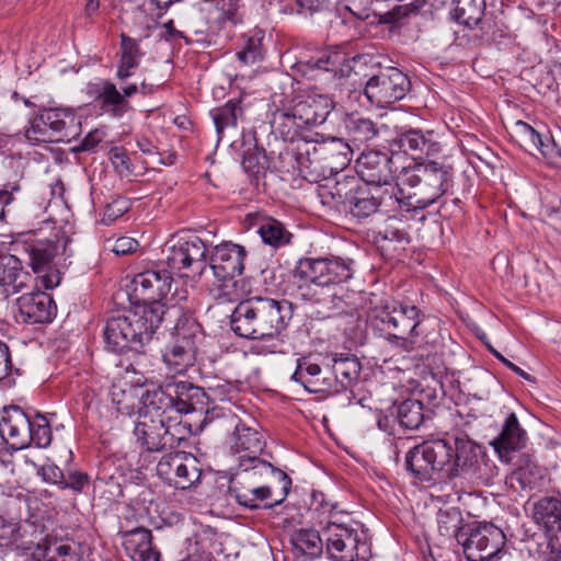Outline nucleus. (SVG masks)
Listing matches in <instances>:
<instances>
[{
    "label": "nucleus",
    "instance_id": "obj_46",
    "mask_svg": "<svg viewBox=\"0 0 561 561\" xmlns=\"http://www.w3.org/2000/svg\"><path fill=\"white\" fill-rule=\"evenodd\" d=\"M528 553L542 561H561V545L546 533H534L528 538Z\"/></svg>",
    "mask_w": 561,
    "mask_h": 561
},
{
    "label": "nucleus",
    "instance_id": "obj_61",
    "mask_svg": "<svg viewBox=\"0 0 561 561\" xmlns=\"http://www.w3.org/2000/svg\"><path fill=\"white\" fill-rule=\"evenodd\" d=\"M550 484L548 469L533 463L528 459V490L541 492Z\"/></svg>",
    "mask_w": 561,
    "mask_h": 561
},
{
    "label": "nucleus",
    "instance_id": "obj_57",
    "mask_svg": "<svg viewBox=\"0 0 561 561\" xmlns=\"http://www.w3.org/2000/svg\"><path fill=\"white\" fill-rule=\"evenodd\" d=\"M205 3L217 12V22H239L238 11L243 7V0H205Z\"/></svg>",
    "mask_w": 561,
    "mask_h": 561
},
{
    "label": "nucleus",
    "instance_id": "obj_56",
    "mask_svg": "<svg viewBox=\"0 0 561 561\" xmlns=\"http://www.w3.org/2000/svg\"><path fill=\"white\" fill-rule=\"evenodd\" d=\"M440 374V370L437 369L436 373H432V378L425 386H423L420 390V398L416 400H422L425 409H433L437 407L440 400L445 397V390L442 381L437 378Z\"/></svg>",
    "mask_w": 561,
    "mask_h": 561
},
{
    "label": "nucleus",
    "instance_id": "obj_43",
    "mask_svg": "<svg viewBox=\"0 0 561 561\" xmlns=\"http://www.w3.org/2000/svg\"><path fill=\"white\" fill-rule=\"evenodd\" d=\"M440 335L437 331H425L424 324H421V331L415 336V344H413L412 351L417 352V356L424 360L425 365L432 367V365H436V368L439 369L438 362H440V357L438 356V351L440 350Z\"/></svg>",
    "mask_w": 561,
    "mask_h": 561
},
{
    "label": "nucleus",
    "instance_id": "obj_45",
    "mask_svg": "<svg viewBox=\"0 0 561 561\" xmlns=\"http://www.w3.org/2000/svg\"><path fill=\"white\" fill-rule=\"evenodd\" d=\"M18 253L4 252L0 261V285L3 287H12L16 293L25 285V279L30 276L23 272V266Z\"/></svg>",
    "mask_w": 561,
    "mask_h": 561
},
{
    "label": "nucleus",
    "instance_id": "obj_3",
    "mask_svg": "<svg viewBox=\"0 0 561 561\" xmlns=\"http://www.w3.org/2000/svg\"><path fill=\"white\" fill-rule=\"evenodd\" d=\"M293 304L255 296L240 301L230 316V329L239 337L247 340H273L289 324L293 318Z\"/></svg>",
    "mask_w": 561,
    "mask_h": 561
},
{
    "label": "nucleus",
    "instance_id": "obj_26",
    "mask_svg": "<svg viewBox=\"0 0 561 561\" xmlns=\"http://www.w3.org/2000/svg\"><path fill=\"white\" fill-rule=\"evenodd\" d=\"M373 242L385 259L392 260L405 250L411 237L402 221L389 218L383 229L374 233Z\"/></svg>",
    "mask_w": 561,
    "mask_h": 561
},
{
    "label": "nucleus",
    "instance_id": "obj_52",
    "mask_svg": "<svg viewBox=\"0 0 561 561\" xmlns=\"http://www.w3.org/2000/svg\"><path fill=\"white\" fill-rule=\"evenodd\" d=\"M216 131L221 135L228 127H236L238 119L242 117L241 100H229L225 105L210 111Z\"/></svg>",
    "mask_w": 561,
    "mask_h": 561
},
{
    "label": "nucleus",
    "instance_id": "obj_33",
    "mask_svg": "<svg viewBox=\"0 0 561 561\" xmlns=\"http://www.w3.org/2000/svg\"><path fill=\"white\" fill-rule=\"evenodd\" d=\"M123 547L133 561H161L160 552L152 546L151 530L137 527L122 534Z\"/></svg>",
    "mask_w": 561,
    "mask_h": 561
},
{
    "label": "nucleus",
    "instance_id": "obj_21",
    "mask_svg": "<svg viewBox=\"0 0 561 561\" xmlns=\"http://www.w3.org/2000/svg\"><path fill=\"white\" fill-rule=\"evenodd\" d=\"M249 477L240 480V482H230L228 493L240 505L250 511L260 508H273L275 499L274 488L272 483H263V481H249Z\"/></svg>",
    "mask_w": 561,
    "mask_h": 561
},
{
    "label": "nucleus",
    "instance_id": "obj_54",
    "mask_svg": "<svg viewBox=\"0 0 561 561\" xmlns=\"http://www.w3.org/2000/svg\"><path fill=\"white\" fill-rule=\"evenodd\" d=\"M30 446L37 448H47L51 444L53 433L50 424L44 414L36 413L31 416L30 424Z\"/></svg>",
    "mask_w": 561,
    "mask_h": 561
},
{
    "label": "nucleus",
    "instance_id": "obj_50",
    "mask_svg": "<svg viewBox=\"0 0 561 561\" xmlns=\"http://www.w3.org/2000/svg\"><path fill=\"white\" fill-rule=\"evenodd\" d=\"M173 481V486L187 490L201 482L202 469L199 461L192 454L185 453Z\"/></svg>",
    "mask_w": 561,
    "mask_h": 561
},
{
    "label": "nucleus",
    "instance_id": "obj_11",
    "mask_svg": "<svg viewBox=\"0 0 561 561\" xmlns=\"http://www.w3.org/2000/svg\"><path fill=\"white\" fill-rule=\"evenodd\" d=\"M69 238L62 232L54 238H42L35 231L20 233L12 242L22 266L27 265L34 273L47 272L60 249H66Z\"/></svg>",
    "mask_w": 561,
    "mask_h": 561
},
{
    "label": "nucleus",
    "instance_id": "obj_31",
    "mask_svg": "<svg viewBox=\"0 0 561 561\" xmlns=\"http://www.w3.org/2000/svg\"><path fill=\"white\" fill-rule=\"evenodd\" d=\"M320 137L313 134L302 135L296 147V161L302 176L309 182L321 178Z\"/></svg>",
    "mask_w": 561,
    "mask_h": 561
},
{
    "label": "nucleus",
    "instance_id": "obj_40",
    "mask_svg": "<svg viewBox=\"0 0 561 561\" xmlns=\"http://www.w3.org/2000/svg\"><path fill=\"white\" fill-rule=\"evenodd\" d=\"M242 167L256 181L270 169V159L265 149L259 146L254 136H244L242 140Z\"/></svg>",
    "mask_w": 561,
    "mask_h": 561
},
{
    "label": "nucleus",
    "instance_id": "obj_51",
    "mask_svg": "<svg viewBox=\"0 0 561 561\" xmlns=\"http://www.w3.org/2000/svg\"><path fill=\"white\" fill-rule=\"evenodd\" d=\"M346 61V55L341 51H320L312 55L311 62L314 66V78L320 71L340 73L341 77L345 76V71L351 70V67L345 65Z\"/></svg>",
    "mask_w": 561,
    "mask_h": 561
},
{
    "label": "nucleus",
    "instance_id": "obj_59",
    "mask_svg": "<svg viewBox=\"0 0 561 561\" xmlns=\"http://www.w3.org/2000/svg\"><path fill=\"white\" fill-rule=\"evenodd\" d=\"M185 453L176 451L164 455L157 465L158 476L164 480L169 485L173 484L174 476L182 465L181 461Z\"/></svg>",
    "mask_w": 561,
    "mask_h": 561
},
{
    "label": "nucleus",
    "instance_id": "obj_38",
    "mask_svg": "<svg viewBox=\"0 0 561 561\" xmlns=\"http://www.w3.org/2000/svg\"><path fill=\"white\" fill-rule=\"evenodd\" d=\"M391 410V416L407 430H417L432 419L431 409H425L423 401L416 398H409L394 404Z\"/></svg>",
    "mask_w": 561,
    "mask_h": 561
},
{
    "label": "nucleus",
    "instance_id": "obj_19",
    "mask_svg": "<svg viewBox=\"0 0 561 561\" xmlns=\"http://www.w3.org/2000/svg\"><path fill=\"white\" fill-rule=\"evenodd\" d=\"M245 256L244 247L226 241L213 248L208 264L214 276L224 283V287H228L230 282L234 286L237 284L234 277L241 275L244 270Z\"/></svg>",
    "mask_w": 561,
    "mask_h": 561
},
{
    "label": "nucleus",
    "instance_id": "obj_41",
    "mask_svg": "<svg viewBox=\"0 0 561 561\" xmlns=\"http://www.w3.org/2000/svg\"><path fill=\"white\" fill-rule=\"evenodd\" d=\"M533 519L538 526H543L539 533L552 534L561 531V503L558 499L550 496L539 500L534 505Z\"/></svg>",
    "mask_w": 561,
    "mask_h": 561
},
{
    "label": "nucleus",
    "instance_id": "obj_39",
    "mask_svg": "<svg viewBox=\"0 0 561 561\" xmlns=\"http://www.w3.org/2000/svg\"><path fill=\"white\" fill-rule=\"evenodd\" d=\"M289 542L295 557H302L305 560H314L323 553L325 542L323 534L312 528L296 529L290 534Z\"/></svg>",
    "mask_w": 561,
    "mask_h": 561
},
{
    "label": "nucleus",
    "instance_id": "obj_34",
    "mask_svg": "<svg viewBox=\"0 0 561 561\" xmlns=\"http://www.w3.org/2000/svg\"><path fill=\"white\" fill-rule=\"evenodd\" d=\"M172 391L173 388L171 387L170 379L163 381L156 389L146 390L141 397L145 409L144 414L164 420L168 417H176L179 420Z\"/></svg>",
    "mask_w": 561,
    "mask_h": 561
},
{
    "label": "nucleus",
    "instance_id": "obj_7",
    "mask_svg": "<svg viewBox=\"0 0 561 561\" xmlns=\"http://www.w3.org/2000/svg\"><path fill=\"white\" fill-rule=\"evenodd\" d=\"M165 329L170 332L172 341L162 353L163 363L169 373L183 375L196 360V340L202 327L190 310L180 306V317L171 319Z\"/></svg>",
    "mask_w": 561,
    "mask_h": 561
},
{
    "label": "nucleus",
    "instance_id": "obj_47",
    "mask_svg": "<svg viewBox=\"0 0 561 561\" xmlns=\"http://www.w3.org/2000/svg\"><path fill=\"white\" fill-rule=\"evenodd\" d=\"M451 19L467 28L477 24L485 12V0H453Z\"/></svg>",
    "mask_w": 561,
    "mask_h": 561
},
{
    "label": "nucleus",
    "instance_id": "obj_2",
    "mask_svg": "<svg viewBox=\"0 0 561 561\" xmlns=\"http://www.w3.org/2000/svg\"><path fill=\"white\" fill-rule=\"evenodd\" d=\"M180 317V305H156V309L144 308L135 305L122 314L107 319L103 330L105 346L114 353L135 351L144 354V347L148 345L157 329L163 323H171V319Z\"/></svg>",
    "mask_w": 561,
    "mask_h": 561
},
{
    "label": "nucleus",
    "instance_id": "obj_15",
    "mask_svg": "<svg viewBox=\"0 0 561 561\" xmlns=\"http://www.w3.org/2000/svg\"><path fill=\"white\" fill-rule=\"evenodd\" d=\"M504 531L492 523L467 525L460 545L468 561H489L504 547Z\"/></svg>",
    "mask_w": 561,
    "mask_h": 561
},
{
    "label": "nucleus",
    "instance_id": "obj_28",
    "mask_svg": "<svg viewBox=\"0 0 561 561\" xmlns=\"http://www.w3.org/2000/svg\"><path fill=\"white\" fill-rule=\"evenodd\" d=\"M291 380L300 383L310 393H333L335 385L332 377L324 375L321 365L311 356L297 359Z\"/></svg>",
    "mask_w": 561,
    "mask_h": 561
},
{
    "label": "nucleus",
    "instance_id": "obj_42",
    "mask_svg": "<svg viewBox=\"0 0 561 561\" xmlns=\"http://www.w3.org/2000/svg\"><path fill=\"white\" fill-rule=\"evenodd\" d=\"M263 435L254 427L239 421L233 431V448L237 453L247 451L248 456H259L265 448Z\"/></svg>",
    "mask_w": 561,
    "mask_h": 561
},
{
    "label": "nucleus",
    "instance_id": "obj_24",
    "mask_svg": "<svg viewBox=\"0 0 561 561\" xmlns=\"http://www.w3.org/2000/svg\"><path fill=\"white\" fill-rule=\"evenodd\" d=\"M325 359V366L330 368L329 373L333 376L332 380L335 381L333 393L343 391L351 402L354 393L348 389L357 382L362 370L358 358L350 353H335Z\"/></svg>",
    "mask_w": 561,
    "mask_h": 561
},
{
    "label": "nucleus",
    "instance_id": "obj_48",
    "mask_svg": "<svg viewBox=\"0 0 561 561\" xmlns=\"http://www.w3.org/2000/svg\"><path fill=\"white\" fill-rule=\"evenodd\" d=\"M436 520L440 536L448 539L455 538L458 543L461 542L462 537L466 535L467 526H461L463 519L458 508L439 510Z\"/></svg>",
    "mask_w": 561,
    "mask_h": 561
},
{
    "label": "nucleus",
    "instance_id": "obj_30",
    "mask_svg": "<svg viewBox=\"0 0 561 561\" xmlns=\"http://www.w3.org/2000/svg\"><path fill=\"white\" fill-rule=\"evenodd\" d=\"M173 388V400L175 412L181 415L196 411H205L208 403V396L203 388L187 380L170 379Z\"/></svg>",
    "mask_w": 561,
    "mask_h": 561
},
{
    "label": "nucleus",
    "instance_id": "obj_8",
    "mask_svg": "<svg viewBox=\"0 0 561 561\" xmlns=\"http://www.w3.org/2000/svg\"><path fill=\"white\" fill-rule=\"evenodd\" d=\"M354 274V260L333 254L301 257L294 270V276L305 282L302 286H312L327 291L348 282Z\"/></svg>",
    "mask_w": 561,
    "mask_h": 561
},
{
    "label": "nucleus",
    "instance_id": "obj_1",
    "mask_svg": "<svg viewBox=\"0 0 561 561\" xmlns=\"http://www.w3.org/2000/svg\"><path fill=\"white\" fill-rule=\"evenodd\" d=\"M481 458V447L468 436L425 440L410 448L404 469L416 483L451 482L474 474Z\"/></svg>",
    "mask_w": 561,
    "mask_h": 561
},
{
    "label": "nucleus",
    "instance_id": "obj_58",
    "mask_svg": "<svg viewBox=\"0 0 561 561\" xmlns=\"http://www.w3.org/2000/svg\"><path fill=\"white\" fill-rule=\"evenodd\" d=\"M25 138L34 145L53 142L50 128L48 127V123H46V110L31 119L30 126L25 130Z\"/></svg>",
    "mask_w": 561,
    "mask_h": 561
},
{
    "label": "nucleus",
    "instance_id": "obj_64",
    "mask_svg": "<svg viewBox=\"0 0 561 561\" xmlns=\"http://www.w3.org/2000/svg\"><path fill=\"white\" fill-rule=\"evenodd\" d=\"M528 430L533 432V438L537 440L539 446L546 445L548 442L552 440V427L541 422L535 415L528 417Z\"/></svg>",
    "mask_w": 561,
    "mask_h": 561
},
{
    "label": "nucleus",
    "instance_id": "obj_16",
    "mask_svg": "<svg viewBox=\"0 0 561 561\" xmlns=\"http://www.w3.org/2000/svg\"><path fill=\"white\" fill-rule=\"evenodd\" d=\"M172 283L173 277L168 270H147L133 278L129 298L134 305L144 308L156 309V305L170 306L167 296Z\"/></svg>",
    "mask_w": 561,
    "mask_h": 561
},
{
    "label": "nucleus",
    "instance_id": "obj_13",
    "mask_svg": "<svg viewBox=\"0 0 561 561\" xmlns=\"http://www.w3.org/2000/svg\"><path fill=\"white\" fill-rule=\"evenodd\" d=\"M325 549L332 561H368L369 547L358 531L345 524L330 522L323 528Z\"/></svg>",
    "mask_w": 561,
    "mask_h": 561
},
{
    "label": "nucleus",
    "instance_id": "obj_9",
    "mask_svg": "<svg viewBox=\"0 0 561 561\" xmlns=\"http://www.w3.org/2000/svg\"><path fill=\"white\" fill-rule=\"evenodd\" d=\"M490 445L502 462L517 467L507 478V483L515 492H523L526 489V472L523 468L526 462V432L514 412L506 415L500 433Z\"/></svg>",
    "mask_w": 561,
    "mask_h": 561
},
{
    "label": "nucleus",
    "instance_id": "obj_25",
    "mask_svg": "<svg viewBox=\"0 0 561 561\" xmlns=\"http://www.w3.org/2000/svg\"><path fill=\"white\" fill-rule=\"evenodd\" d=\"M16 305L20 320L27 324L50 323L57 312L53 297L39 289L23 294Z\"/></svg>",
    "mask_w": 561,
    "mask_h": 561
},
{
    "label": "nucleus",
    "instance_id": "obj_36",
    "mask_svg": "<svg viewBox=\"0 0 561 561\" xmlns=\"http://www.w3.org/2000/svg\"><path fill=\"white\" fill-rule=\"evenodd\" d=\"M312 286H298V294L302 300L320 305L321 312L327 318L339 317L347 313V302L335 291L325 293Z\"/></svg>",
    "mask_w": 561,
    "mask_h": 561
},
{
    "label": "nucleus",
    "instance_id": "obj_49",
    "mask_svg": "<svg viewBox=\"0 0 561 561\" xmlns=\"http://www.w3.org/2000/svg\"><path fill=\"white\" fill-rule=\"evenodd\" d=\"M385 126H378L370 118L350 116L345 121V128L354 142L366 144L377 138Z\"/></svg>",
    "mask_w": 561,
    "mask_h": 561
},
{
    "label": "nucleus",
    "instance_id": "obj_14",
    "mask_svg": "<svg viewBox=\"0 0 561 561\" xmlns=\"http://www.w3.org/2000/svg\"><path fill=\"white\" fill-rule=\"evenodd\" d=\"M411 90L408 75L396 67H387L371 76L364 87V95L370 104L387 107L404 96Z\"/></svg>",
    "mask_w": 561,
    "mask_h": 561
},
{
    "label": "nucleus",
    "instance_id": "obj_10",
    "mask_svg": "<svg viewBox=\"0 0 561 561\" xmlns=\"http://www.w3.org/2000/svg\"><path fill=\"white\" fill-rule=\"evenodd\" d=\"M190 425L176 417L158 419L140 414L134 427L137 442L148 451L178 448L186 439Z\"/></svg>",
    "mask_w": 561,
    "mask_h": 561
},
{
    "label": "nucleus",
    "instance_id": "obj_63",
    "mask_svg": "<svg viewBox=\"0 0 561 561\" xmlns=\"http://www.w3.org/2000/svg\"><path fill=\"white\" fill-rule=\"evenodd\" d=\"M21 179L22 175L15 174L12 181H7L2 187H0V220L4 218L5 207L15 199L14 195L21 191Z\"/></svg>",
    "mask_w": 561,
    "mask_h": 561
},
{
    "label": "nucleus",
    "instance_id": "obj_44",
    "mask_svg": "<svg viewBox=\"0 0 561 561\" xmlns=\"http://www.w3.org/2000/svg\"><path fill=\"white\" fill-rule=\"evenodd\" d=\"M264 244L270 245L274 250L288 245L291 242L293 233L285 225L273 218L263 217L257 222V231Z\"/></svg>",
    "mask_w": 561,
    "mask_h": 561
},
{
    "label": "nucleus",
    "instance_id": "obj_23",
    "mask_svg": "<svg viewBox=\"0 0 561 561\" xmlns=\"http://www.w3.org/2000/svg\"><path fill=\"white\" fill-rule=\"evenodd\" d=\"M31 415L18 405L4 407L0 420V435L14 451L30 447Z\"/></svg>",
    "mask_w": 561,
    "mask_h": 561
},
{
    "label": "nucleus",
    "instance_id": "obj_6",
    "mask_svg": "<svg viewBox=\"0 0 561 561\" xmlns=\"http://www.w3.org/2000/svg\"><path fill=\"white\" fill-rule=\"evenodd\" d=\"M423 319L424 313L416 306L400 302L370 309L367 323L376 335L388 341L391 346L412 352Z\"/></svg>",
    "mask_w": 561,
    "mask_h": 561
},
{
    "label": "nucleus",
    "instance_id": "obj_53",
    "mask_svg": "<svg viewBox=\"0 0 561 561\" xmlns=\"http://www.w3.org/2000/svg\"><path fill=\"white\" fill-rule=\"evenodd\" d=\"M46 561H80L82 549L79 542L73 540H54L46 546Z\"/></svg>",
    "mask_w": 561,
    "mask_h": 561
},
{
    "label": "nucleus",
    "instance_id": "obj_12",
    "mask_svg": "<svg viewBox=\"0 0 561 561\" xmlns=\"http://www.w3.org/2000/svg\"><path fill=\"white\" fill-rule=\"evenodd\" d=\"M207 245L202 238L190 232L172 236L162 249L163 260L171 275L193 268L202 273L207 265Z\"/></svg>",
    "mask_w": 561,
    "mask_h": 561
},
{
    "label": "nucleus",
    "instance_id": "obj_35",
    "mask_svg": "<svg viewBox=\"0 0 561 561\" xmlns=\"http://www.w3.org/2000/svg\"><path fill=\"white\" fill-rule=\"evenodd\" d=\"M462 35H457L455 42L460 46H490L505 37V32L492 18H482L477 24L463 28Z\"/></svg>",
    "mask_w": 561,
    "mask_h": 561
},
{
    "label": "nucleus",
    "instance_id": "obj_17",
    "mask_svg": "<svg viewBox=\"0 0 561 561\" xmlns=\"http://www.w3.org/2000/svg\"><path fill=\"white\" fill-rule=\"evenodd\" d=\"M244 477H249V481L277 484L280 488V492L278 497L275 499L274 505L282 504L291 488V479L286 472L274 467L271 462L260 459L259 456H242L238 471L230 479V482H240Z\"/></svg>",
    "mask_w": 561,
    "mask_h": 561
},
{
    "label": "nucleus",
    "instance_id": "obj_5",
    "mask_svg": "<svg viewBox=\"0 0 561 561\" xmlns=\"http://www.w3.org/2000/svg\"><path fill=\"white\" fill-rule=\"evenodd\" d=\"M454 170L437 161L414 163L403 168L399 180L403 186L415 191L407 197L402 194L401 209H424L436 203L453 186Z\"/></svg>",
    "mask_w": 561,
    "mask_h": 561
},
{
    "label": "nucleus",
    "instance_id": "obj_62",
    "mask_svg": "<svg viewBox=\"0 0 561 561\" xmlns=\"http://www.w3.org/2000/svg\"><path fill=\"white\" fill-rule=\"evenodd\" d=\"M90 484V476L83 471H69L64 477V483H61L60 490H71L76 494L84 492V489Z\"/></svg>",
    "mask_w": 561,
    "mask_h": 561
},
{
    "label": "nucleus",
    "instance_id": "obj_22",
    "mask_svg": "<svg viewBox=\"0 0 561 561\" xmlns=\"http://www.w3.org/2000/svg\"><path fill=\"white\" fill-rule=\"evenodd\" d=\"M391 151H402L413 159L434 156L442 150L434 131L417 128L402 129L389 141Z\"/></svg>",
    "mask_w": 561,
    "mask_h": 561
},
{
    "label": "nucleus",
    "instance_id": "obj_37",
    "mask_svg": "<svg viewBox=\"0 0 561 561\" xmlns=\"http://www.w3.org/2000/svg\"><path fill=\"white\" fill-rule=\"evenodd\" d=\"M529 145L533 147V150L528 149V154L549 164L561 167V149H557L554 140L545 127L539 129L528 125Z\"/></svg>",
    "mask_w": 561,
    "mask_h": 561
},
{
    "label": "nucleus",
    "instance_id": "obj_60",
    "mask_svg": "<svg viewBox=\"0 0 561 561\" xmlns=\"http://www.w3.org/2000/svg\"><path fill=\"white\" fill-rule=\"evenodd\" d=\"M142 56L137 39L122 33L121 34V60L126 68H137L139 59Z\"/></svg>",
    "mask_w": 561,
    "mask_h": 561
},
{
    "label": "nucleus",
    "instance_id": "obj_55",
    "mask_svg": "<svg viewBox=\"0 0 561 561\" xmlns=\"http://www.w3.org/2000/svg\"><path fill=\"white\" fill-rule=\"evenodd\" d=\"M263 38L264 35L261 31H257L253 35L244 38L242 48L238 50L236 54L239 61L244 65H253L257 61L263 60Z\"/></svg>",
    "mask_w": 561,
    "mask_h": 561
},
{
    "label": "nucleus",
    "instance_id": "obj_20",
    "mask_svg": "<svg viewBox=\"0 0 561 561\" xmlns=\"http://www.w3.org/2000/svg\"><path fill=\"white\" fill-rule=\"evenodd\" d=\"M356 171L358 179L367 185L374 187L398 186L391 183L393 179L392 156L379 150H369L363 152L356 160Z\"/></svg>",
    "mask_w": 561,
    "mask_h": 561
},
{
    "label": "nucleus",
    "instance_id": "obj_27",
    "mask_svg": "<svg viewBox=\"0 0 561 561\" xmlns=\"http://www.w3.org/2000/svg\"><path fill=\"white\" fill-rule=\"evenodd\" d=\"M316 136L320 137L321 176L325 178L327 172L329 174L339 173L348 165L353 154L348 142L342 138L327 137L320 133H316Z\"/></svg>",
    "mask_w": 561,
    "mask_h": 561
},
{
    "label": "nucleus",
    "instance_id": "obj_4",
    "mask_svg": "<svg viewBox=\"0 0 561 561\" xmlns=\"http://www.w3.org/2000/svg\"><path fill=\"white\" fill-rule=\"evenodd\" d=\"M331 197L342 210L358 220L366 219L379 209H401L402 188L398 186L368 187L356 176L343 175L337 179L330 191Z\"/></svg>",
    "mask_w": 561,
    "mask_h": 561
},
{
    "label": "nucleus",
    "instance_id": "obj_18",
    "mask_svg": "<svg viewBox=\"0 0 561 561\" xmlns=\"http://www.w3.org/2000/svg\"><path fill=\"white\" fill-rule=\"evenodd\" d=\"M333 108L334 103L329 96L313 95L296 101L278 116L297 128L319 126L328 119Z\"/></svg>",
    "mask_w": 561,
    "mask_h": 561
},
{
    "label": "nucleus",
    "instance_id": "obj_32",
    "mask_svg": "<svg viewBox=\"0 0 561 561\" xmlns=\"http://www.w3.org/2000/svg\"><path fill=\"white\" fill-rule=\"evenodd\" d=\"M46 123L53 142H70L81 133L80 118L68 108H47Z\"/></svg>",
    "mask_w": 561,
    "mask_h": 561
},
{
    "label": "nucleus",
    "instance_id": "obj_29",
    "mask_svg": "<svg viewBox=\"0 0 561 561\" xmlns=\"http://www.w3.org/2000/svg\"><path fill=\"white\" fill-rule=\"evenodd\" d=\"M87 91L91 98L100 102L101 110L114 118H122L126 113L133 111L130 102L124 100V95L110 80L89 83Z\"/></svg>",
    "mask_w": 561,
    "mask_h": 561
}]
</instances>
